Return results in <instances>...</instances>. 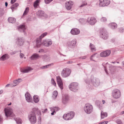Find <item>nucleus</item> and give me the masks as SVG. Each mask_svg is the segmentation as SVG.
Segmentation results:
<instances>
[{"label":"nucleus","instance_id":"obj_21","mask_svg":"<svg viewBox=\"0 0 124 124\" xmlns=\"http://www.w3.org/2000/svg\"><path fill=\"white\" fill-rule=\"evenodd\" d=\"M8 21L10 23H14L16 21V19L14 17H9L8 19Z\"/></svg>","mask_w":124,"mask_h":124},{"label":"nucleus","instance_id":"obj_60","mask_svg":"<svg viewBox=\"0 0 124 124\" xmlns=\"http://www.w3.org/2000/svg\"><path fill=\"white\" fill-rule=\"evenodd\" d=\"M93 45L91 43H90V46H93Z\"/></svg>","mask_w":124,"mask_h":124},{"label":"nucleus","instance_id":"obj_31","mask_svg":"<svg viewBox=\"0 0 124 124\" xmlns=\"http://www.w3.org/2000/svg\"><path fill=\"white\" fill-rule=\"evenodd\" d=\"M15 120L17 124H21L22 123V120L19 118H16Z\"/></svg>","mask_w":124,"mask_h":124},{"label":"nucleus","instance_id":"obj_14","mask_svg":"<svg viewBox=\"0 0 124 124\" xmlns=\"http://www.w3.org/2000/svg\"><path fill=\"white\" fill-rule=\"evenodd\" d=\"M26 100L29 102H31L32 101V98L29 93L27 92L25 95Z\"/></svg>","mask_w":124,"mask_h":124},{"label":"nucleus","instance_id":"obj_54","mask_svg":"<svg viewBox=\"0 0 124 124\" xmlns=\"http://www.w3.org/2000/svg\"><path fill=\"white\" fill-rule=\"evenodd\" d=\"M37 44H38L39 43V40L38 39H37L36 40Z\"/></svg>","mask_w":124,"mask_h":124},{"label":"nucleus","instance_id":"obj_9","mask_svg":"<svg viewBox=\"0 0 124 124\" xmlns=\"http://www.w3.org/2000/svg\"><path fill=\"white\" fill-rule=\"evenodd\" d=\"M87 21L90 24L93 25L96 22V19L94 17L88 18L87 19Z\"/></svg>","mask_w":124,"mask_h":124},{"label":"nucleus","instance_id":"obj_58","mask_svg":"<svg viewBox=\"0 0 124 124\" xmlns=\"http://www.w3.org/2000/svg\"><path fill=\"white\" fill-rule=\"evenodd\" d=\"M111 41L112 42H114L115 41V40L114 39H112L111 40Z\"/></svg>","mask_w":124,"mask_h":124},{"label":"nucleus","instance_id":"obj_39","mask_svg":"<svg viewBox=\"0 0 124 124\" xmlns=\"http://www.w3.org/2000/svg\"><path fill=\"white\" fill-rule=\"evenodd\" d=\"M87 5V3L85 1H83V2L82 4L80 6V7H82L85 6H86Z\"/></svg>","mask_w":124,"mask_h":124},{"label":"nucleus","instance_id":"obj_17","mask_svg":"<svg viewBox=\"0 0 124 124\" xmlns=\"http://www.w3.org/2000/svg\"><path fill=\"white\" fill-rule=\"evenodd\" d=\"M71 33L73 35H77L79 34L80 31L77 28H74L71 30Z\"/></svg>","mask_w":124,"mask_h":124},{"label":"nucleus","instance_id":"obj_53","mask_svg":"<svg viewBox=\"0 0 124 124\" xmlns=\"http://www.w3.org/2000/svg\"><path fill=\"white\" fill-rule=\"evenodd\" d=\"M10 84H8L6 85L5 87H8L10 86Z\"/></svg>","mask_w":124,"mask_h":124},{"label":"nucleus","instance_id":"obj_36","mask_svg":"<svg viewBox=\"0 0 124 124\" xmlns=\"http://www.w3.org/2000/svg\"><path fill=\"white\" fill-rule=\"evenodd\" d=\"M79 22L82 24H84L86 22L85 20L84 19H80L79 20Z\"/></svg>","mask_w":124,"mask_h":124},{"label":"nucleus","instance_id":"obj_44","mask_svg":"<svg viewBox=\"0 0 124 124\" xmlns=\"http://www.w3.org/2000/svg\"><path fill=\"white\" fill-rule=\"evenodd\" d=\"M45 2L46 3L48 4L51 1H52L53 0H44Z\"/></svg>","mask_w":124,"mask_h":124},{"label":"nucleus","instance_id":"obj_25","mask_svg":"<svg viewBox=\"0 0 124 124\" xmlns=\"http://www.w3.org/2000/svg\"><path fill=\"white\" fill-rule=\"evenodd\" d=\"M39 16H43L45 17H47V15L43 11H39Z\"/></svg>","mask_w":124,"mask_h":124},{"label":"nucleus","instance_id":"obj_30","mask_svg":"<svg viewBox=\"0 0 124 124\" xmlns=\"http://www.w3.org/2000/svg\"><path fill=\"white\" fill-rule=\"evenodd\" d=\"M97 54H93L90 58L92 60H94L97 57Z\"/></svg>","mask_w":124,"mask_h":124},{"label":"nucleus","instance_id":"obj_32","mask_svg":"<svg viewBox=\"0 0 124 124\" xmlns=\"http://www.w3.org/2000/svg\"><path fill=\"white\" fill-rule=\"evenodd\" d=\"M76 39L73 40L71 43L70 45L72 46H76Z\"/></svg>","mask_w":124,"mask_h":124},{"label":"nucleus","instance_id":"obj_15","mask_svg":"<svg viewBox=\"0 0 124 124\" xmlns=\"http://www.w3.org/2000/svg\"><path fill=\"white\" fill-rule=\"evenodd\" d=\"M42 44L45 46H50L52 44V42L51 40H45L42 43Z\"/></svg>","mask_w":124,"mask_h":124},{"label":"nucleus","instance_id":"obj_35","mask_svg":"<svg viewBox=\"0 0 124 124\" xmlns=\"http://www.w3.org/2000/svg\"><path fill=\"white\" fill-rule=\"evenodd\" d=\"M47 34V32H46L43 33L39 37V39H41L45 36H46Z\"/></svg>","mask_w":124,"mask_h":124},{"label":"nucleus","instance_id":"obj_13","mask_svg":"<svg viewBox=\"0 0 124 124\" xmlns=\"http://www.w3.org/2000/svg\"><path fill=\"white\" fill-rule=\"evenodd\" d=\"M73 4L72 2L70 1L66 2L65 3V7L68 10H70Z\"/></svg>","mask_w":124,"mask_h":124},{"label":"nucleus","instance_id":"obj_3","mask_svg":"<svg viewBox=\"0 0 124 124\" xmlns=\"http://www.w3.org/2000/svg\"><path fill=\"white\" fill-rule=\"evenodd\" d=\"M74 113L73 112L64 114L63 116V118L66 120H69L72 119L74 116Z\"/></svg>","mask_w":124,"mask_h":124},{"label":"nucleus","instance_id":"obj_29","mask_svg":"<svg viewBox=\"0 0 124 124\" xmlns=\"http://www.w3.org/2000/svg\"><path fill=\"white\" fill-rule=\"evenodd\" d=\"M7 55L5 54L2 56L0 58V60L2 61H3L6 59V57Z\"/></svg>","mask_w":124,"mask_h":124},{"label":"nucleus","instance_id":"obj_47","mask_svg":"<svg viewBox=\"0 0 124 124\" xmlns=\"http://www.w3.org/2000/svg\"><path fill=\"white\" fill-rule=\"evenodd\" d=\"M117 123L118 124H122V122H121L120 120H118L117 121Z\"/></svg>","mask_w":124,"mask_h":124},{"label":"nucleus","instance_id":"obj_24","mask_svg":"<svg viewBox=\"0 0 124 124\" xmlns=\"http://www.w3.org/2000/svg\"><path fill=\"white\" fill-rule=\"evenodd\" d=\"M33 99L34 102L35 103H38L39 101V98L38 96L37 95H34L33 96Z\"/></svg>","mask_w":124,"mask_h":124},{"label":"nucleus","instance_id":"obj_43","mask_svg":"<svg viewBox=\"0 0 124 124\" xmlns=\"http://www.w3.org/2000/svg\"><path fill=\"white\" fill-rule=\"evenodd\" d=\"M108 123V121H104L99 123L98 124H106Z\"/></svg>","mask_w":124,"mask_h":124},{"label":"nucleus","instance_id":"obj_6","mask_svg":"<svg viewBox=\"0 0 124 124\" xmlns=\"http://www.w3.org/2000/svg\"><path fill=\"white\" fill-rule=\"evenodd\" d=\"M93 108L92 106L89 104H86L85 105L84 108L85 112L87 114H90L93 111Z\"/></svg>","mask_w":124,"mask_h":124},{"label":"nucleus","instance_id":"obj_2","mask_svg":"<svg viewBox=\"0 0 124 124\" xmlns=\"http://www.w3.org/2000/svg\"><path fill=\"white\" fill-rule=\"evenodd\" d=\"M112 96L114 98L118 99L121 96V93L120 91L117 89H114L112 92Z\"/></svg>","mask_w":124,"mask_h":124},{"label":"nucleus","instance_id":"obj_51","mask_svg":"<svg viewBox=\"0 0 124 124\" xmlns=\"http://www.w3.org/2000/svg\"><path fill=\"white\" fill-rule=\"evenodd\" d=\"M14 5H15V6L17 7L19 6V4L17 3H16L14 4Z\"/></svg>","mask_w":124,"mask_h":124},{"label":"nucleus","instance_id":"obj_26","mask_svg":"<svg viewBox=\"0 0 124 124\" xmlns=\"http://www.w3.org/2000/svg\"><path fill=\"white\" fill-rule=\"evenodd\" d=\"M101 117L102 119L103 118L105 117H106L107 116V114L106 113L102 111L101 113Z\"/></svg>","mask_w":124,"mask_h":124},{"label":"nucleus","instance_id":"obj_5","mask_svg":"<svg viewBox=\"0 0 124 124\" xmlns=\"http://www.w3.org/2000/svg\"><path fill=\"white\" fill-rule=\"evenodd\" d=\"M69 87L70 90L75 92L78 90V84L74 82L71 83Z\"/></svg>","mask_w":124,"mask_h":124},{"label":"nucleus","instance_id":"obj_62","mask_svg":"<svg viewBox=\"0 0 124 124\" xmlns=\"http://www.w3.org/2000/svg\"><path fill=\"white\" fill-rule=\"evenodd\" d=\"M12 6H13V7H14L15 8H16L17 7L15 6V5H14V4Z\"/></svg>","mask_w":124,"mask_h":124},{"label":"nucleus","instance_id":"obj_38","mask_svg":"<svg viewBox=\"0 0 124 124\" xmlns=\"http://www.w3.org/2000/svg\"><path fill=\"white\" fill-rule=\"evenodd\" d=\"M51 83L52 84H53V85H54V86H56V83L53 79L52 78L51 79Z\"/></svg>","mask_w":124,"mask_h":124},{"label":"nucleus","instance_id":"obj_63","mask_svg":"<svg viewBox=\"0 0 124 124\" xmlns=\"http://www.w3.org/2000/svg\"><path fill=\"white\" fill-rule=\"evenodd\" d=\"M122 114H124V111H123L122 112Z\"/></svg>","mask_w":124,"mask_h":124},{"label":"nucleus","instance_id":"obj_55","mask_svg":"<svg viewBox=\"0 0 124 124\" xmlns=\"http://www.w3.org/2000/svg\"><path fill=\"white\" fill-rule=\"evenodd\" d=\"M3 92V90H0V94H2Z\"/></svg>","mask_w":124,"mask_h":124},{"label":"nucleus","instance_id":"obj_27","mask_svg":"<svg viewBox=\"0 0 124 124\" xmlns=\"http://www.w3.org/2000/svg\"><path fill=\"white\" fill-rule=\"evenodd\" d=\"M69 98L67 95H65L63 97V101L64 103H65L68 100Z\"/></svg>","mask_w":124,"mask_h":124},{"label":"nucleus","instance_id":"obj_20","mask_svg":"<svg viewBox=\"0 0 124 124\" xmlns=\"http://www.w3.org/2000/svg\"><path fill=\"white\" fill-rule=\"evenodd\" d=\"M18 30H19L21 31V32H24L25 30L26 29L25 26L24 25H20L18 27Z\"/></svg>","mask_w":124,"mask_h":124},{"label":"nucleus","instance_id":"obj_23","mask_svg":"<svg viewBox=\"0 0 124 124\" xmlns=\"http://www.w3.org/2000/svg\"><path fill=\"white\" fill-rule=\"evenodd\" d=\"M109 26L112 29H114L117 28V25L115 23H111L109 24Z\"/></svg>","mask_w":124,"mask_h":124},{"label":"nucleus","instance_id":"obj_4","mask_svg":"<svg viewBox=\"0 0 124 124\" xmlns=\"http://www.w3.org/2000/svg\"><path fill=\"white\" fill-rule=\"evenodd\" d=\"M71 72V71L70 69L68 68H64L62 71L61 75L63 77H66L70 75Z\"/></svg>","mask_w":124,"mask_h":124},{"label":"nucleus","instance_id":"obj_46","mask_svg":"<svg viewBox=\"0 0 124 124\" xmlns=\"http://www.w3.org/2000/svg\"><path fill=\"white\" fill-rule=\"evenodd\" d=\"M20 58H22L24 57V55L22 53H20Z\"/></svg>","mask_w":124,"mask_h":124},{"label":"nucleus","instance_id":"obj_22","mask_svg":"<svg viewBox=\"0 0 124 124\" xmlns=\"http://www.w3.org/2000/svg\"><path fill=\"white\" fill-rule=\"evenodd\" d=\"M39 57L38 54L35 53L33 54L30 57V59L31 60H34L36 59Z\"/></svg>","mask_w":124,"mask_h":124},{"label":"nucleus","instance_id":"obj_19","mask_svg":"<svg viewBox=\"0 0 124 124\" xmlns=\"http://www.w3.org/2000/svg\"><path fill=\"white\" fill-rule=\"evenodd\" d=\"M32 70L33 69L31 68L28 67L25 69H22L21 70V71L22 72L26 73Z\"/></svg>","mask_w":124,"mask_h":124},{"label":"nucleus","instance_id":"obj_8","mask_svg":"<svg viewBox=\"0 0 124 124\" xmlns=\"http://www.w3.org/2000/svg\"><path fill=\"white\" fill-rule=\"evenodd\" d=\"M111 51L109 50H108L101 52L100 56L102 57H106L108 56L111 54Z\"/></svg>","mask_w":124,"mask_h":124},{"label":"nucleus","instance_id":"obj_52","mask_svg":"<svg viewBox=\"0 0 124 124\" xmlns=\"http://www.w3.org/2000/svg\"><path fill=\"white\" fill-rule=\"evenodd\" d=\"M72 62V61H69L68 62H67V64H70Z\"/></svg>","mask_w":124,"mask_h":124},{"label":"nucleus","instance_id":"obj_50","mask_svg":"<svg viewBox=\"0 0 124 124\" xmlns=\"http://www.w3.org/2000/svg\"><path fill=\"white\" fill-rule=\"evenodd\" d=\"M2 118L1 117V115H0V123L2 122Z\"/></svg>","mask_w":124,"mask_h":124},{"label":"nucleus","instance_id":"obj_59","mask_svg":"<svg viewBox=\"0 0 124 124\" xmlns=\"http://www.w3.org/2000/svg\"><path fill=\"white\" fill-rule=\"evenodd\" d=\"M47 111V109H45V110H44V112H46V111Z\"/></svg>","mask_w":124,"mask_h":124},{"label":"nucleus","instance_id":"obj_61","mask_svg":"<svg viewBox=\"0 0 124 124\" xmlns=\"http://www.w3.org/2000/svg\"><path fill=\"white\" fill-rule=\"evenodd\" d=\"M102 102H103V104H104V103H105V101L104 100H102Z\"/></svg>","mask_w":124,"mask_h":124},{"label":"nucleus","instance_id":"obj_11","mask_svg":"<svg viewBox=\"0 0 124 124\" xmlns=\"http://www.w3.org/2000/svg\"><path fill=\"white\" fill-rule=\"evenodd\" d=\"M57 80L59 86L61 89H63V83L62 80L59 76L57 77Z\"/></svg>","mask_w":124,"mask_h":124},{"label":"nucleus","instance_id":"obj_10","mask_svg":"<svg viewBox=\"0 0 124 124\" xmlns=\"http://www.w3.org/2000/svg\"><path fill=\"white\" fill-rule=\"evenodd\" d=\"M24 39L23 38H18L16 39V43L18 45L22 46L24 42Z\"/></svg>","mask_w":124,"mask_h":124},{"label":"nucleus","instance_id":"obj_37","mask_svg":"<svg viewBox=\"0 0 124 124\" xmlns=\"http://www.w3.org/2000/svg\"><path fill=\"white\" fill-rule=\"evenodd\" d=\"M101 21L102 22H105L107 21V19L106 17H103L101 19Z\"/></svg>","mask_w":124,"mask_h":124},{"label":"nucleus","instance_id":"obj_7","mask_svg":"<svg viewBox=\"0 0 124 124\" xmlns=\"http://www.w3.org/2000/svg\"><path fill=\"white\" fill-rule=\"evenodd\" d=\"M99 1V5L102 7L109 5L110 2V0H100Z\"/></svg>","mask_w":124,"mask_h":124},{"label":"nucleus","instance_id":"obj_16","mask_svg":"<svg viewBox=\"0 0 124 124\" xmlns=\"http://www.w3.org/2000/svg\"><path fill=\"white\" fill-rule=\"evenodd\" d=\"M30 122L33 124L35 123L36 121V115L34 114L31 115L29 118Z\"/></svg>","mask_w":124,"mask_h":124},{"label":"nucleus","instance_id":"obj_40","mask_svg":"<svg viewBox=\"0 0 124 124\" xmlns=\"http://www.w3.org/2000/svg\"><path fill=\"white\" fill-rule=\"evenodd\" d=\"M91 49L92 52H94L96 50V49L94 47H91Z\"/></svg>","mask_w":124,"mask_h":124},{"label":"nucleus","instance_id":"obj_33","mask_svg":"<svg viewBox=\"0 0 124 124\" xmlns=\"http://www.w3.org/2000/svg\"><path fill=\"white\" fill-rule=\"evenodd\" d=\"M58 94V92L57 91H55L53 93V97L54 98H55Z\"/></svg>","mask_w":124,"mask_h":124},{"label":"nucleus","instance_id":"obj_45","mask_svg":"<svg viewBox=\"0 0 124 124\" xmlns=\"http://www.w3.org/2000/svg\"><path fill=\"white\" fill-rule=\"evenodd\" d=\"M11 9H12V11L13 12L16 9V8H15L13 6H12L11 7Z\"/></svg>","mask_w":124,"mask_h":124},{"label":"nucleus","instance_id":"obj_64","mask_svg":"<svg viewBox=\"0 0 124 124\" xmlns=\"http://www.w3.org/2000/svg\"><path fill=\"white\" fill-rule=\"evenodd\" d=\"M86 58V56H85L84 57V58H82L83 59H84L85 58Z\"/></svg>","mask_w":124,"mask_h":124},{"label":"nucleus","instance_id":"obj_56","mask_svg":"<svg viewBox=\"0 0 124 124\" xmlns=\"http://www.w3.org/2000/svg\"><path fill=\"white\" fill-rule=\"evenodd\" d=\"M54 113H55V111H54L51 113V114L52 115H53L54 114Z\"/></svg>","mask_w":124,"mask_h":124},{"label":"nucleus","instance_id":"obj_18","mask_svg":"<svg viewBox=\"0 0 124 124\" xmlns=\"http://www.w3.org/2000/svg\"><path fill=\"white\" fill-rule=\"evenodd\" d=\"M101 37L104 39H107L108 36L107 32L106 31H104L101 33Z\"/></svg>","mask_w":124,"mask_h":124},{"label":"nucleus","instance_id":"obj_49","mask_svg":"<svg viewBox=\"0 0 124 124\" xmlns=\"http://www.w3.org/2000/svg\"><path fill=\"white\" fill-rule=\"evenodd\" d=\"M16 0H11V4H13L15 2Z\"/></svg>","mask_w":124,"mask_h":124},{"label":"nucleus","instance_id":"obj_28","mask_svg":"<svg viewBox=\"0 0 124 124\" xmlns=\"http://www.w3.org/2000/svg\"><path fill=\"white\" fill-rule=\"evenodd\" d=\"M39 5V0H37L35 1L33 4V6L35 8H37L38 6Z\"/></svg>","mask_w":124,"mask_h":124},{"label":"nucleus","instance_id":"obj_1","mask_svg":"<svg viewBox=\"0 0 124 124\" xmlns=\"http://www.w3.org/2000/svg\"><path fill=\"white\" fill-rule=\"evenodd\" d=\"M5 115L7 117L8 116L14 117L15 116L13 113L12 109L9 107H7L4 109Z\"/></svg>","mask_w":124,"mask_h":124},{"label":"nucleus","instance_id":"obj_57","mask_svg":"<svg viewBox=\"0 0 124 124\" xmlns=\"http://www.w3.org/2000/svg\"><path fill=\"white\" fill-rule=\"evenodd\" d=\"M8 4L7 2H6L5 3V5L7 7L8 6Z\"/></svg>","mask_w":124,"mask_h":124},{"label":"nucleus","instance_id":"obj_41","mask_svg":"<svg viewBox=\"0 0 124 124\" xmlns=\"http://www.w3.org/2000/svg\"><path fill=\"white\" fill-rule=\"evenodd\" d=\"M53 109L54 111H55V112L59 110V108L58 107H55L53 108Z\"/></svg>","mask_w":124,"mask_h":124},{"label":"nucleus","instance_id":"obj_34","mask_svg":"<svg viewBox=\"0 0 124 124\" xmlns=\"http://www.w3.org/2000/svg\"><path fill=\"white\" fill-rule=\"evenodd\" d=\"M29 8L28 7L26 8L23 14V16H24L26 15L28 13V12H29Z\"/></svg>","mask_w":124,"mask_h":124},{"label":"nucleus","instance_id":"obj_48","mask_svg":"<svg viewBox=\"0 0 124 124\" xmlns=\"http://www.w3.org/2000/svg\"><path fill=\"white\" fill-rule=\"evenodd\" d=\"M33 110L34 112H37L38 111V108H34L33 109Z\"/></svg>","mask_w":124,"mask_h":124},{"label":"nucleus","instance_id":"obj_12","mask_svg":"<svg viewBox=\"0 0 124 124\" xmlns=\"http://www.w3.org/2000/svg\"><path fill=\"white\" fill-rule=\"evenodd\" d=\"M22 81V79L21 78H18L14 80L13 82L14 84V85H10V86L11 87H14L18 85L19 83Z\"/></svg>","mask_w":124,"mask_h":124},{"label":"nucleus","instance_id":"obj_42","mask_svg":"<svg viewBox=\"0 0 124 124\" xmlns=\"http://www.w3.org/2000/svg\"><path fill=\"white\" fill-rule=\"evenodd\" d=\"M50 65H50H46L44 66L43 67H41L40 68L41 69L46 68H47L48 67L49 65Z\"/></svg>","mask_w":124,"mask_h":124}]
</instances>
